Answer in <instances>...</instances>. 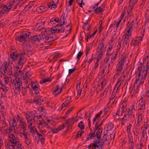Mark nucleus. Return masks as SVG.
I'll use <instances>...</instances> for the list:
<instances>
[{
  "label": "nucleus",
  "mask_w": 149,
  "mask_h": 149,
  "mask_svg": "<svg viewBox=\"0 0 149 149\" xmlns=\"http://www.w3.org/2000/svg\"><path fill=\"white\" fill-rule=\"evenodd\" d=\"M30 39L33 41L39 42L42 39L43 37L42 36L35 35L30 37Z\"/></svg>",
  "instance_id": "19"
},
{
  "label": "nucleus",
  "mask_w": 149,
  "mask_h": 149,
  "mask_svg": "<svg viewBox=\"0 0 149 149\" xmlns=\"http://www.w3.org/2000/svg\"><path fill=\"white\" fill-rule=\"evenodd\" d=\"M149 7V5H148L146 6V8L147 11L145 13V21L143 25V26L142 29H143V32H145V31H148L149 28V20H148V9H147V8Z\"/></svg>",
  "instance_id": "9"
},
{
  "label": "nucleus",
  "mask_w": 149,
  "mask_h": 149,
  "mask_svg": "<svg viewBox=\"0 0 149 149\" xmlns=\"http://www.w3.org/2000/svg\"><path fill=\"white\" fill-rule=\"evenodd\" d=\"M36 10L39 13H42L43 12L46 10L43 6H41L40 7L37 8Z\"/></svg>",
  "instance_id": "37"
},
{
  "label": "nucleus",
  "mask_w": 149,
  "mask_h": 149,
  "mask_svg": "<svg viewBox=\"0 0 149 149\" xmlns=\"http://www.w3.org/2000/svg\"><path fill=\"white\" fill-rule=\"evenodd\" d=\"M24 142L27 146L31 144V141L28 138L24 139Z\"/></svg>",
  "instance_id": "57"
},
{
  "label": "nucleus",
  "mask_w": 149,
  "mask_h": 149,
  "mask_svg": "<svg viewBox=\"0 0 149 149\" xmlns=\"http://www.w3.org/2000/svg\"><path fill=\"white\" fill-rule=\"evenodd\" d=\"M106 55L105 61L106 63H108V66L109 67L110 65V63H112L116 61L117 56V52H113L111 54L107 53Z\"/></svg>",
  "instance_id": "4"
},
{
  "label": "nucleus",
  "mask_w": 149,
  "mask_h": 149,
  "mask_svg": "<svg viewBox=\"0 0 149 149\" xmlns=\"http://www.w3.org/2000/svg\"><path fill=\"white\" fill-rule=\"evenodd\" d=\"M89 21V19L87 18L86 19H83V22L84 24V25L83 26V28H85V27L88 24Z\"/></svg>",
  "instance_id": "49"
},
{
  "label": "nucleus",
  "mask_w": 149,
  "mask_h": 149,
  "mask_svg": "<svg viewBox=\"0 0 149 149\" xmlns=\"http://www.w3.org/2000/svg\"><path fill=\"white\" fill-rule=\"evenodd\" d=\"M78 127L81 130H83L84 128V126L82 121H81L78 124Z\"/></svg>",
  "instance_id": "53"
},
{
  "label": "nucleus",
  "mask_w": 149,
  "mask_h": 149,
  "mask_svg": "<svg viewBox=\"0 0 149 149\" xmlns=\"http://www.w3.org/2000/svg\"><path fill=\"white\" fill-rule=\"evenodd\" d=\"M138 0H130L129 8H130V13L132 11V9L135 5L137 2Z\"/></svg>",
  "instance_id": "22"
},
{
  "label": "nucleus",
  "mask_w": 149,
  "mask_h": 149,
  "mask_svg": "<svg viewBox=\"0 0 149 149\" xmlns=\"http://www.w3.org/2000/svg\"><path fill=\"white\" fill-rule=\"evenodd\" d=\"M19 129H22L26 128L27 125L24 121L22 120L21 119L19 120Z\"/></svg>",
  "instance_id": "29"
},
{
  "label": "nucleus",
  "mask_w": 149,
  "mask_h": 149,
  "mask_svg": "<svg viewBox=\"0 0 149 149\" xmlns=\"http://www.w3.org/2000/svg\"><path fill=\"white\" fill-rule=\"evenodd\" d=\"M65 17V13H63L61 16L59 21L60 23L63 24H67V22ZM66 17H67V15H66Z\"/></svg>",
  "instance_id": "23"
},
{
  "label": "nucleus",
  "mask_w": 149,
  "mask_h": 149,
  "mask_svg": "<svg viewBox=\"0 0 149 149\" xmlns=\"http://www.w3.org/2000/svg\"><path fill=\"white\" fill-rule=\"evenodd\" d=\"M13 89L15 92L17 93L21 91V88H22V81L19 78L17 77L13 80Z\"/></svg>",
  "instance_id": "5"
},
{
  "label": "nucleus",
  "mask_w": 149,
  "mask_h": 149,
  "mask_svg": "<svg viewBox=\"0 0 149 149\" xmlns=\"http://www.w3.org/2000/svg\"><path fill=\"white\" fill-rule=\"evenodd\" d=\"M105 5V4L103 3L100 7H97L94 10L95 12L97 14L102 13L104 11Z\"/></svg>",
  "instance_id": "17"
},
{
  "label": "nucleus",
  "mask_w": 149,
  "mask_h": 149,
  "mask_svg": "<svg viewBox=\"0 0 149 149\" xmlns=\"http://www.w3.org/2000/svg\"><path fill=\"white\" fill-rule=\"evenodd\" d=\"M16 2H15V1H14L12 2H10L9 5L8 6H9V8H10V10L12 8H13V7L14 6L16 5Z\"/></svg>",
  "instance_id": "56"
},
{
  "label": "nucleus",
  "mask_w": 149,
  "mask_h": 149,
  "mask_svg": "<svg viewBox=\"0 0 149 149\" xmlns=\"http://www.w3.org/2000/svg\"><path fill=\"white\" fill-rule=\"evenodd\" d=\"M9 137L10 138V141L12 144H15L18 141L17 138L15 137L14 135H11Z\"/></svg>",
  "instance_id": "27"
},
{
  "label": "nucleus",
  "mask_w": 149,
  "mask_h": 149,
  "mask_svg": "<svg viewBox=\"0 0 149 149\" xmlns=\"http://www.w3.org/2000/svg\"><path fill=\"white\" fill-rule=\"evenodd\" d=\"M143 98L140 99L138 101V109L141 111H142L145 108L146 102L144 101L143 102Z\"/></svg>",
  "instance_id": "15"
},
{
  "label": "nucleus",
  "mask_w": 149,
  "mask_h": 149,
  "mask_svg": "<svg viewBox=\"0 0 149 149\" xmlns=\"http://www.w3.org/2000/svg\"><path fill=\"white\" fill-rule=\"evenodd\" d=\"M26 119L27 121L28 125L29 127H30L32 125L33 121H34L35 116L33 114L31 113H26Z\"/></svg>",
  "instance_id": "10"
},
{
  "label": "nucleus",
  "mask_w": 149,
  "mask_h": 149,
  "mask_svg": "<svg viewBox=\"0 0 149 149\" xmlns=\"http://www.w3.org/2000/svg\"><path fill=\"white\" fill-rule=\"evenodd\" d=\"M59 21V19L57 17L53 18L51 19L50 22L51 24H55L56 22H58Z\"/></svg>",
  "instance_id": "38"
},
{
  "label": "nucleus",
  "mask_w": 149,
  "mask_h": 149,
  "mask_svg": "<svg viewBox=\"0 0 149 149\" xmlns=\"http://www.w3.org/2000/svg\"><path fill=\"white\" fill-rule=\"evenodd\" d=\"M38 86H39V85L37 86H36L35 88V89L34 88L33 89V90L34 91L35 93L36 94H38L39 92L38 88Z\"/></svg>",
  "instance_id": "61"
},
{
  "label": "nucleus",
  "mask_w": 149,
  "mask_h": 149,
  "mask_svg": "<svg viewBox=\"0 0 149 149\" xmlns=\"http://www.w3.org/2000/svg\"><path fill=\"white\" fill-rule=\"evenodd\" d=\"M6 93L3 92H1V96L0 98L1 99L4 100L6 96Z\"/></svg>",
  "instance_id": "59"
},
{
  "label": "nucleus",
  "mask_w": 149,
  "mask_h": 149,
  "mask_svg": "<svg viewBox=\"0 0 149 149\" xmlns=\"http://www.w3.org/2000/svg\"><path fill=\"white\" fill-rule=\"evenodd\" d=\"M28 130L26 128L20 129L19 130V133L20 135L22 134L27 133H28Z\"/></svg>",
  "instance_id": "39"
},
{
  "label": "nucleus",
  "mask_w": 149,
  "mask_h": 149,
  "mask_svg": "<svg viewBox=\"0 0 149 149\" xmlns=\"http://www.w3.org/2000/svg\"><path fill=\"white\" fill-rule=\"evenodd\" d=\"M97 121L95 124V130L96 131H97L98 129L100 127L101 125L103 123L102 121H101L100 122H99Z\"/></svg>",
  "instance_id": "40"
},
{
  "label": "nucleus",
  "mask_w": 149,
  "mask_h": 149,
  "mask_svg": "<svg viewBox=\"0 0 149 149\" xmlns=\"http://www.w3.org/2000/svg\"><path fill=\"white\" fill-rule=\"evenodd\" d=\"M39 125H42V127H45L46 128H48L49 127V125L45 122H40L39 123Z\"/></svg>",
  "instance_id": "46"
},
{
  "label": "nucleus",
  "mask_w": 149,
  "mask_h": 149,
  "mask_svg": "<svg viewBox=\"0 0 149 149\" xmlns=\"http://www.w3.org/2000/svg\"><path fill=\"white\" fill-rule=\"evenodd\" d=\"M5 149H15V146L12 145L7 144Z\"/></svg>",
  "instance_id": "51"
},
{
  "label": "nucleus",
  "mask_w": 149,
  "mask_h": 149,
  "mask_svg": "<svg viewBox=\"0 0 149 149\" xmlns=\"http://www.w3.org/2000/svg\"><path fill=\"white\" fill-rule=\"evenodd\" d=\"M56 27V26H55L51 28V31L52 33H57V29Z\"/></svg>",
  "instance_id": "63"
},
{
  "label": "nucleus",
  "mask_w": 149,
  "mask_h": 149,
  "mask_svg": "<svg viewBox=\"0 0 149 149\" xmlns=\"http://www.w3.org/2000/svg\"><path fill=\"white\" fill-rule=\"evenodd\" d=\"M102 111H101L99 113L96 114L95 118L93 119V123L94 124L95 121H99L100 119V117L102 113Z\"/></svg>",
  "instance_id": "31"
},
{
  "label": "nucleus",
  "mask_w": 149,
  "mask_h": 149,
  "mask_svg": "<svg viewBox=\"0 0 149 149\" xmlns=\"http://www.w3.org/2000/svg\"><path fill=\"white\" fill-rule=\"evenodd\" d=\"M148 121H147L146 122H144V125L142 127V128H143L142 132V136L143 137H144L145 134H146V136H147L146 130L148 129Z\"/></svg>",
  "instance_id": "18"
},
{
  "label": "nucleus",
  "mask_w": 149,
  "mask_h": 149,
  "mask_svg": "<svg viewBox=\"0 0 149 149\" xmlns=\"http://www.w3.org/2000/svg\"><path fill=\"white\" fill-rule=\"evenodd\" d=\"M56 4H57L54 3L52 4L51 3H50L48 4L49 8H50L51 9L55 8L56 7Z\"/></svg>",
  "instance_id": "48"
},
{
  "label": "nucleus",
  "mask_w": 149,
  "mask_h": 149,
  "mask_svg": "<svg viewBox=\"0 0 149 149\" xmlns=\"http://www.w3.org/2000/svg\"><path fill=\"white\" fill-rule=\"evenodd\" d=\"M15 146H16L17 149H22L21 144L19 141L15 143Z\"/></svg>",
  "instance_id": "52"
},
{
  "label": "nucleus",
  "mask_w": 149,
  "mask_h": 149,
  "mask_svg": "<svg viewBox=\"0 0 149 149\" xmlns=\"http://www.w3.org/2000/svg\"><path fill=\"white\" fill-rule=\"evenodd\" d=\"M123 66L118 63L116 65V76L119 75L121 74V71Z\"/></svg>",
  "instance_id": "21"
},
{
  "label": "nucleus",
  "mask_w": 149,
  "mask_h": 149,
  "mask_svg": "<svg viewBox=\"0 0 149 149\" xmlns=\"http://www.w3.org/2000/svg\"><path fill=\"white\" fill-rule=\"evenodd\" d=\"M108 136L106 134H105L102 138L101 139V143H102V144L104 145V143L107 140V138L108 137Z\"/></svg>",
  "instance_id": "35"
},
{
  "label": "nucleus",
  "mask_w": 149,
  "mask_h": 149,
  "mask_svg": "<svg viewBox=\"0 0 149 149\" xmlns=\"http://www.w3.org/2000/svg\"><path fill=\"white\" fill-rule=\"evenodd\" d=\"M76 89L77 91L78 95H80L81 93V90L79 89V85H77L76 86Z\"/></svg>",
  "instance_id": "60"
},
{
  "label": "nucleus",
  "mask_w": 149,
  "mask_h": 149,
  "mask_svg": "<svg viewBox=\"0 0 149 149\" xmlns=\"http://www.w3.org/2000/svg\"><path fill=\"white\" fill-rule=\"evenodd\" d=\"M61 56V54L59 53H58L54 55L52 57V60L54 61H56L58 59L60 58Z\"/></svg>",
  "instance_id": "45"
},
{
  "label": "nucleus",
  "mask_w": 149,
  "mask_h": 149,
  "mask_svg": "<svg viewBox=\"0 0 149 149\" xmlns=\"http://www.w3.org/2000/svg\"><path fill=\"white\" fill-rule=\"evenodd\" d=\"M12 125L11 127L12 128H14L16 125L17 123L15 119H14L12 123Z\"/></svg>",
  "instance_id": "64"
},
{
  "label": "nucleus",
  "mask_w": 149,
  "mask_h": 149,
  "mask_svg": "<svg viewBox=\"0 0 149 149\" xmlns=\"http://www.w3.org/2000/svg\"><path fill=\"white\" fill-rule=\"evenodd\" d=\"M142 38L140 36H137L133 38L131 41L130 45L131 46H135L141 42Z\"/></svg>",
  "instance_id": "14"
},
{
  "label": "nucleus",
  "mask_w": 149,
  "mask_h": 149,
  "mask_svg": "<svg viewBox=\"0 0 149 149\" xmlns=\"http://www.w3.org/2000/svg\"><path fill=\"white\" fill-rule=\"evenodd\" d=\"M142 120V117L141 115H139L138 116L137 120L136 122H135V125L137 127H139L141 122Z\"/></svg>",
  "instance_id": "30"
},
{
  "label": "nucleus",
  "mask_w": 149,
  "mask_h": 149,
  "mask_svg": "<svg viewBox=\"0 0 149 149\" xmlns=\"http://www.w3.org/2000/svg\"><path fill=\"white\" fill-rule=\"evenodd\" d=\"M57 29V33H60L63 32L65 30V27H68V26H70V29L68 31L69 33H70L71 31V22L68 24H62L58 23L56 25Z\"/></svg>",
  "instance_id": "8"
},
{
  "label": "nucleus",
  "mask_w": 149,
  "mask_h": 149,
  "mask_svg": "<svg viewBox=\"0 0 149 149\" xmlns=\"http://www.w3.org/2000/svg\"><path fill=\"white\" fill-rule=\"evenodd\" d=\"M109 87L110 86H108L105 88V90L104 91L103 93L101 94L103 96H105V97L107 96V94L109 90Z\"/></svg>",
  "instance_id": "42"
},
{
  "label": "nucleus",
  "mask_w": 149,
  "mask_h": 149,
  "mask_svg": "<svg viewBox=\"0 0 149 149\" xmlns=\"http://www.w3.org/2000/svg\"><path fill=\"white\" fill-rule=\"evenodd\" d=\"M149 60L148 59V56L143 58V64L144 66L142 74V79L146 77L148 74V71L149 68L148 65Z\"/></svg>",
  "instance_id": "6"
},
{
  "label": "nucleus",
  "mask_w": 149,
  "mask_h": 149,
  "mask_svg": "<svg viewBox=\"0 0 149 149\" xmlns=\"http://www.w3.org/2000/svg\"><path fill=\"white\" fill-rule=\"evenodd\" d=\"M134 113H132V112L126 111V115L128 116V118L129 119H132L134 118L135 117Z\"/></svg>",
  "instance_id": "32"
},
{
  "label": "nucleus",
  "mask_w": 149,
  "mask_h": 149,
  "mask_svg": "<svg viewBox=\"0 0 149 149\" xmlns=\"http://www.w3.org/2000/svg\"><path fill=\"white\" fill-rule=\"evenodd\" d=\"M29 130L30 132L32 133L33 134H34L35 133V130H36V129L34 128V127H32V125L30 127H29Z\"/></svg>",
  "instance_id": "50"
},
{
  "label": "nucleus",
  "mask_w": 149,
  "mask_h": 149,
  "mask_svg": "<svg viewBox=\"0 0 149 149\" xmlns=\"http://www.w3.org/2000/svg\"><path fill=\"white\" fill-rule=\"evenodd\" d=\"M106 83V81L105 79H104L101 81L100 84V85H101V88H103L104 87Z\"/></svg>",
  "instance_id": "58"
},
{
  "label": "nucleus",
  "mask_w": 149,
  "mask_h": 149,
  "mask_svg": "<svg viewBox=\"0 0 149 149\" xmlns=\"http://www.w3.org/2000/svg\"><path fill=\"white\" fill-rule=\"evenodd\" d=\"M126 55L125 54H122L120 60L118 63L123 66L126 62Z\"/></svg>",
  "instance_id": "24"
},
{
  "label": "nucleus",
  "mask_w": 149,
  "mask_h": 149,
  "mask_svg": "<svg viewBox=\"0 0 149 149\" xmlns=\"http://www.w3.org/2000/svg\"><path fill=\"white\" fill-rule=\"evenodd\" d=\"M100 132H98L97 134V139L95 138L94 139L93 143H91L88 147V149H96L101 147L103 144H102L101 142V137H100Z\"/></svg>",
  "instance_id": "3"
},
{
  "label": "nucleus",
  "mask_w": 149,
  "mask_h": 149,
  "mask_svg": "<svg viewBox=\"0 0 149 149\" xmlns=\"http://www.w3.org/2000/svg\"><path fill=\"white\" fill-rule=\"evenodd\" d=\"M96 130H95L94 132H92L89 133L88 134L86 137V138L88 139V140H89L90 139H93L95 137H96V138H97V133L100 132V137H101V135L102 134V127H100L97 130L96 134H95V132L96 131Z\"/></svg>",
  "instance_id": "11"
},
{
  "label": "nucleus",
  "mask_w": 149,
  "mask_h": 149,
  "mask_svg": "<svg viewBox=\"0 0 149 149\" xmlns=\"http://www.w3.org/2000/svg\"><path fill=\"white\" fill-rule=\"evenodd\" d=\"M141 64H139L138 66L137 71L136 72V80L134 85V87H135L136 86L137 88H139V86L140 85L144 83V79L146 78V77H144L143 78V79H142V75L141 77Z\"/></svg>",
  "instance_id": "2"
},
{
  "label": "nucleus",
  "mask_w": 149,
  "mask_h": 149,
  "mask_svg": "<svg viewBox=\"0 0 149 149\" xmlns=\"http://www.w3.org/2000/svg\"><path fill=\"white\" fill-rule=\"evenodd\" d=\"M121 22V20H119V21L117 22L116 24V21H115L113 23H112L110 25V27L113 26V25H115V27L116 28V29L117 30L118 27L119 26V24Z\"/></svg>",
  "instance_id": "44"
},
{
  "label": "nucleus",
  "mask_w": 149,
  "mask_h": 149,
  "mask_svg": "<svg viewBox=\"0 0 149 149\" xmlns=\"http://www.w3.org/2000/svg\"><path fill=\"white\" fill-rule=\"evenodd\" d=\"M75 118H69L66 121V124H68V126L71 125L73 124L74 123V119Z\"/></svg>",
  "instance_id": "33"
},
{
  "label": "nucleus",
  "mask_w": 149,
  "mask_h": 149,
  "mask_svg": "<svg viewBox=\"0 0 149 149\" xmlns=\"http://www.w3.org/2000/svg\"><path fill=\"white\" fill-rule=\"evenodd\" d=\"M104 46L103 42H101L98 45L96 49V52L98 55V57L100 58H101L103 56Z\"/></svg>",
  "instance_id": "12"
},
{
  "label": "nucleus",
  "mask_w": 149,
  "mask_h": 149,
  "mask_svg": "<svg viewBox=\"0 0 149 149\" xmlns=\"http://www.w3.org/2000/svg\"><path fill=\"white\" fill-rule=\"evenodd\" d=\"M8 88L6 86H5H5H3V87H2V88L1 87V88H0V89H2V92L7 93V92L8 91Z\"/></svg>",
  "instance_id": "62"
},
{
  "label": "nucleus",
  "mask_w": 149,
  "mask_h": 149,
  "mask_svg": "<svg viewBox=\"0 0 149 149\" xmlns=\"http://www.w3.org/2000/svg\"><path fill=\"white\" fill-rule=\"evenodd\" d=\"M31 33L29 32H27L21 33L20 35L17 36L16 39L20 42L25 41H26L25 38L30 35Z\"/></svg>",
  "instance_id": "13"
},
{
  "label": "nucleus",
  "mask_w": 149,
  "mask_h": 149,
  "mask_svg": "<svg viewBox=\"0 0 149 149\" xmlns=\"http://www.w3.org/2000/svg\"><path fill=\"white\" fill-rule=\"evenodd\" d=\"M51 81V79H50V78H48L43 79V80H42L40 82L42 84L43 83H45L46 82L49 81Z\"/></svg>",
  "instance_id": "55"
},
{
  "label": "nucleus",
  "mask_w": 149,
  "mask_h": 149,
  "mask_svg": "<svg viewBox=\"0 0 149 149\" xmlns=\"http://www.w3.org/2000/svg\"><path fill=\"white\" fill-rule=\"evenodd\" d=\"M9 6H4L0 12L1 15L5 13L8 12L10 10V8Z\"/></svg>",
  "instance_id": "28"
},
{
  "label": "nucleus",
  "mask_w": 149,
  "mask_h": 149,
  "mask_svg": "<svg viewBox=\"0 0 149 149\" xmlns=\"http://www.w3.org/2000/svg\"><path fill=\"white\" fill-rule=\"evenodd\" d=\"M56 88L53 92V93L55 95H57L59 94L62 90V87L61 86H60L59 85H57L56 86Z\"/></svg>",
  "instance_id": "20"
},
{
  "label": "nucleus",
  "mask_w": 149,
  "mask_h": 149,
  "mask_svg": "<svg viewBox=\"0 0 149 149\" xmlns=\"http://www.w3.org/2000/svg\"><path fill=\"white\" fill-rule=\"evenodd\" d=\"M27 0H17L16 1V5L14 6L13 9H15L17 6H20L24 3Z\"/></svg>",
  "instance_id": "25"
},
{
  "label": "nucleus",
  "mask_w": 149,
  "mask_h": 149,
  "mask_svg": "<svg viewBox=\"0 0 149 149\" xmlns=\"http://www.w3.org/2000/svg\"><path fill=\"white\" fill-rule=\"evenodd\" d=\"M122 46L124 47H125L127 46L128 47L129 45V41L127 40H125L124 39H122Z\"/></svg>",
  "instance_id": "36"
},
{
  "label": "nucleus",
  "mask_w": 149,
  "mask_h": 149,
  "mask_svg": "<svg viewBox=\"0 0 149 149\" xmlns=\"http://www.w3.org/2000/svg\"><path fill=\"white\" fill-rule=\"evenodd\" d=\"M42 39L45 43H48V44L49 45H51L54 40L53 37L45 36L44 38L43 37Z\"/></svg>",
  "instance_id": "16"
},
{
  "label": "nucleus",
  "mask_w": 149,
  "mask_h": 149,
  "mask_svg": "<svg viewBox=\"0 0 149 149\" xmlns=\"http://www.w3.org/2000/svg\"><path fill=\"white\" fill-rule=\"evenodd\" d=\"M28 49H24L23 50V52H21L18 54H15L14 52L10 54V57L11 59L13 61H16V60L18 61L17 64L19 67H22L26 61L25 55H26L28 56Z\"/></svg>",
  "instance_id": "1"
},
{
  "label": "nucleus",
  "mask_w": 149,
  "mask_h": 149,
  "mask_svg": "<svg viewBox=\"0 0 149 149\" xmlns=\"http://www.w3.org/2000/svg\"><path fill=\"white\" fill-rule=\"evenodd\" d=\"M133 132H134V135L136 136H138L140 132V130L139 128V127H137L135 125Z\"/></svg>",
  "instance_id": "34"
},
{
  "label": "nucleus",
  "mask_w": 149,
  "mask_h": 149,
  "mask_svg": "<svg viewBox=\"0 0 149 149\" xmlns=\"http://www.w3.org/2000/svg\"><path fill=\"white\" fill-rule=\"evenodd\" d=\"M76 2L79 5V7L83 8L82 5H84V3H83L82 0H76Z\"/></svg>",
  "instance_id": "47"
},
{
  "label": "nucleus",
  "mask_w": 149,
  "mask_h": 149,
  "mask_svg": "<svg viewBox=\"0 0 149 149\" xmlns=\"http://www.w3.org/2000/svg\"><path fill=\"white\" fill-rule=\"evenodd\" d=\"M135 105L134 104H132L130 108H129L127 111L132 112V113H135Z\"/></svg>",
  "instance_id": "43"
},
{
  "label": "nucleus",
  "mask_w": 149,
  "mask_h": 149,
  "mask_svg": "<svg viewBox=\"0 0 149 149\" xmlns=\"http://www.w3.org/2000/svg\"><path fill=\"white\" fill-rule=\"evenodd\" d=\"M3 67L4 68L5 72L4 74H7L9 75H13V68L10 63H7L6 61H4L3 63Z\"/></svg>",
  "instance_id": "7"
},
{
  "label": "nucleus",
  "mask_w": 149,
  "mask_h": 149,
  "mask_svg": "<svg viewBox=\"0 0 149 149\" xmlns=\"http://www.w3.org/2000/svg\"><path fill=\"white\" fill-rule=\"evenodd\" d=\"M127 115H126V113L125 114L124 117L122 118H120V120H121L122 125H124L126 122L129 121V119L128 118H127Z\"/></svg>",
  "instance_id": "26"
},
{
  "label": "nucleus",
  "mask_w": 149,
  "mask_h": 149,
  "mask_svg": "<svg viewBox=\"0 0 149 149\" xmlns=\"http://www.w3.org/2000/svg\"><path fill=\"white\" fill-rule=\"evenodd\" d=\"M124 72H123L122 74L121 75V77L118 80V81L122 83V82L125 79L126 77V76L124 75Z\"/></svg>",
  "instance_id": "41"
},
{
  "label": "nucleus",
  "mask_w": 149,
  "mask_h": 149,
  "mask_svg": "<svg viewBox=\"0 0 149 149\" xmlns=\"http://www.w3.org/2000/svg\"><path fill=\"white\" fill-rule=\"evenodd\" d=\"M83 54V52L80 51L78 53L77 57V61H78L80 59V58L82 56Z\"/></svg>",
  "instance_id": "54"
}]
</instances>
